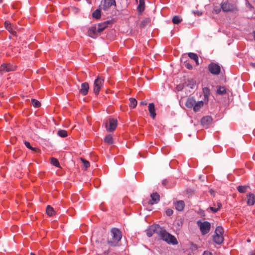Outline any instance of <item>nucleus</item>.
Segmentation results:
<instances>
[{
  "label": "nucleus",
  "mask_w": 255,
  "mask_h": 255,
  "mask_svg": "<svg viewBox=\"0 0 255 255\" xmlns=\"http://www.w3.org/2000/svg\"><path fill=\"white\" fill-rule=\"evenodd\" d=\"M31 104L35 108H38L41 106L40 103L37 100L34 99L31 100Z\"/></svg>",
  "instance_id": "nucleus-36"
},
{
  "label": "nucleus",
  "mask_w": 255,
  "mask_h": 255,
  "mask_svg": "<svg viewBox=\"0 0 255 255\" xmlns=\"http://www.w3.org/2000/svg\"><path fill=\"white\" fill-rule=\"evenodd\" d=\"M221 8L224 12L233 11L235 9V6L230 4L228 1H225L222 3Z\"/></svg>",
  "instance_id": "nucleus-11"
},
{
  "label": "nucleus",
  "mask_w": 255,
  "mask_h": 255,
  "mask_svg": "<svg viewBox=\"0 0 255 255\" xmlns=\"http://www.w3.org/2000/svg\"><path fill=\"white\" fill-rule=\"evenodd\" d=\"M151 201L149 202V204L153 205L157 204L160 200V196L157 192L153 193L151 194Z\"/></svg>",
  "instance_id": "nucleus-16"
},
{
  "label": "nucleus",
  "mask_w": 255,
  "mask_h": 255,
  "mask_svg": "<svg viewBox=\"0 0 255 255\" xmlns=\"http://www.w3.org/2000/svg\"><path fill=\"white\" fill-rule=\"evenodd\" d=\"M50 159H52V160H54V159H56V158H54V157H52Z\"/></svg>",
  "instance_id": "nucleus-49"
},
{
  "label": "nucleus",
  "mask_w": 255,
  "mask_h": 255,
  "mask_svg": "<svg viewBox=\"0 0 255 255\" xmlns=\"http://www.w3.org/2000/svg\"><path fill=\"white\" fill-rule=\"evenodd\" d=\"M50 163L53 166H55L57 167H60V163L59 162V160H50Z\"/></svg>",
  "instance_id": "nucleus-39"
},
{
  "label": "nucleus",
  "mask_w": 255,
  "mask_h": 255,
  "mask_svg": "<svg viewBox=\"0 0 255 255\" xmlns=\"http://www.w3.org/2000/svg\"><path fill=\"white\" fill-rule=\"evenodd\" d=\"M251 255H255V251H253L251 253Z\"/></svg>",
  "instance_id": "nucleus-46"
},
{
  "label": "nucleus",
  "mask_w": 255,
  "mask_h": 255,
  "mask_svg": "<svg viewBox=\"0 0 255 255\" xmlns=\"http://www.w3.org/2000/svg\"><path fill=\"white\" fill-rule=\"evenodd\" d=\"M118 122L116 119H109L105 123L106 128L108 131L115 130L117 127Z\"/></svg>",
  "instance_id": "nucleus-6"
},
{
  "label": "nucleus",
  "mask_w": 255,
  "mask_h": 255,
  "mask_svg": "<svg viewBox=\"0 0 255 255\" xmlns=\"http://www.w3.org/2000/svg\"><path fill=\"white\" fill-rule=\"evenodd\" d=\"M203 93L205 99H208L210 94V89L208 87H204L203 88Z\"/></svg>",
  "instance_id": "nucleus-31"
},
{
  "label": "nucleus",
  "mask_w": 255,
  "mask_h": 255,
  "mask_svg": "<svg viewBox=\"0 0 255 255\" xmlns=\"http://www.w3.org/2000/svg\"><path fill=\"white\" fill-rule=\"evenodd\" d=\"M208 70L213 75H218L221 72V67L217 63H211L208 65Z\"/></svg>",
  "instance_id": "nucleus-7"
},
{
  "label": "nucleus",
  "mask_w": 255,
  "mask_h": 255,
  "mask_svg": "<svg viewBox=\"0 0 255 255\" xmlns=\"http://www.w3.org/2000/svg\"><path fill=\"white\" fill-rule=\"evenodd\" d=\"M104 141L109 144L113 143L114 140L112 135L111 134H108L104 138Z\"/></svg>",
  "instance_id": "nucleus-27"
},
{
  "label": "nucleus",
  "mask_w": 255,
  "mask_h": 255,
  "mask_svg": "<svg viewBox=\"0 0 255 255\" xmlns=\"http://www.w3.org/2000/svg\"><path fill=\"white\" fill-rule=\"evenodd\" d=\"M129 107L131 108H134L137 105V101L134 98L129 99Z\"/></svg>",
  "instance_id": "nucleus-32"
},
{
  "label": "nucleus",
  "mask_w": 255,
  "mask_h": 255,
  "mask_svg": "<svg viewBox=\"0 0 255 255\" xmlns=\"http://www.w3.org/2000/svg\"><path fill=\"white\" fill-rule=\"evenodd\" d=\"M98 32L97 28L96 26L90 27L88 30V35L93 38H96L97 37Z\"/></svg>",
  "instance_id": "nucleus-14"
},
{
  "label": "nucleus",
  "mask_w": 255,
  "mask_h": 255,
  "mask_svg": "<svg viewBox=\"0 0 255 255\" xmlns=\"http://www.w3.org/2000/svg\"><path fill=\"white\" fill-rule=\"evenodd\" d=\"M197 224L200 228L202 235L207 234L210 232L211 226L210 223L209 222L198 221Z\"/></svg>",
  "instance_id": "nucleus-4"
},
{
  "label": "nucleus",
  "mask_w": 255,
  "mask_h": 255,
  "mask_svg": "<svg viewBox=\"0 0 255 255\" xmlns=\"http://www.w3.org/2000/svg\"><path fill=\"white\" fill-rule=\"evenodd\" d=\"M174 206L177 210L182 211L184 209L185 203L182 200L178 201L174 203Z\"/></svg>",
  "instance_id": "nucleus-18"
},
{
  "label": "nucleus",
  "mask_w": 255,
  "mask_h": 255,
  "mask_svg": "<svg viewBox=\"0 0 255 255\" xmlns=\"http://www.w3.org/2000/svg\"><path fill=\"white\" fill-rule=\"evenodd\" d=\"M148 111L150 114V117L153 119H154L156 114L155 112V106L153 103H149L148 105Z\"/></svg>",
  "instance_id": "nucleus-17"
},
{
  "label": "nucleus",
  "mask_w": 255,
  "mask_h": 255,
  "mask_svg": "<svg viewBox=\"0 0 255 255\" xmlns=\"http://www.w3.org/2000/svg\"><path fill=\"white\" fill-rule=\"evenodd\" d=\"M83 166H84V170H86L87 169L90 167V163L88 160H82Z\"/></svg>",
  "instance_id": "nucleus-37"
},
{
  "label": "nucleus",
  "mask_w": 255,
  "mask_h": 255,
  "mask_svg": "<svg viewBox=\"0 0 255 255\" xmlns=\"http://www.w3.org/2000/svg\"><path fill=\"white\" fill-rule=\"evenodd\" d=\"M109 24V21H104L102 23H100L98 25L97 27V31L98 32H100L103 31L106 27H108V24Z\"/></svg>",
  "instance_id": "nucleus-20"
},
{
  "label": "nucleus",
  "mask_w": 255,
  "mask_h": 255,
  "mask_svg": "<svg viewBox=\"0 0 255 255\" xmlns=\"http://www.w3.org/2000/svg\"><path fill=\"white\" fill-rule=\"evenodd\" d=\"M213 9L214 12L217 14L219 13L221 11V8L217 5L214 6Z\"/></svg>",
  "instance_id": "nucleus-41"
},
{
  "label": "nucleus",
  "mask_w": 255,
  "mask_h": 255,
  "mask_svg": "<svg viewBox=\"0 0 255 255\" xmlns=\"http://www.w3.org/2000/svg\"><path fill=\"white\" fill-rule=\"evenodd\" d=\"M80 159H81V160H82V159H83V158H82V157H81V158H80Z\"/></svg>",
  "instance_id": "nucleus-51"
},
{
  "label": "nucleus",
  "mask_w": 255,
  "mask_h": 255,
  "mask_svg": "<svg viewBox=\"0 0 255 255\" xmlns=\"http://www.w3.org/2000/svg\"><path fill=\"white\" fill-rule=\"evenodd\" d=\"M195 100L193 97L189 98L187 99L185 103V106L187 108L189 109H193L194 105L195 104Z\"/></svg>",
  "instance_id": "nucleus-19"
},
{
  "label": "nucleus",
  "mask_w": 255,
  "mask_h": 255,
  "mask_svg": "<svg viewBox=\"0 0 255 255\" xmlns=\"http://www.w3.org/2000/svg\"><path fill=\"white\" fill-rule=\"evenodd\" d=\"M185 66L186 68H187L189 70H191L193 68L192 65L189 63H186Z\"/></svg>",
  "instance_id": "nucleus-43"
},
{
  "label": "nucleus",
  "mask_w": 255,
  "mask_h": 255,
  "mask_svg": "<svg viewBox=\"0 0 255 255\" xmlns=\"http://www.w3.org/2000/svg\"><path fill=\"white\" fill-rule=\"evenodd\" d=\"M221 207L222 204L220 202H218L217 207H210V209L213 213H216L221 209Z\"/></svg>",
  "instance_id": "nucleus-33"
},
{
  "label": "nucleus",
  "mask_w": 255,
  "mask_h": 255,
  "mask_svg": "<svg viewBox=\"0 0 255 255\" xmlns=\"http://www.w3.org/2000/svg\"><path fill=\"white\" fill-rule=\"evenodd\" d=\"M30 255H35V254L33 253H31Z\"/></svg>",
  "instance_id": "nucleus-48"
},
{
  "label": "nucleus",
  "mask_w": 255,
  "mask_h": 255,
  "mask_svg": "<svg viewBox=\"0 0 255 255\" xmlns=\"http://www.w3.org/2000/svg\"><path fill=\"white\" fill-rule=\"evenodd\" d=\"M140 105H147V103L145 101H141L140 103Z\"/></svg>",
  "instance_id": "nucleus-45"
},
{
  "label": "nucleus",
  "mask_w": 255,
  "mask_h": 255,
  "mask_svg": "<svg viewBox=\"0 0 255 255\" xmlns=\"http://www.w3.org/2000/svg\"><path fill=\"white\" fill-rule=\"evenodd\" d=\"M106 247V245L104 243L98 244L97 248L99 249H102L101 252L102 254L106 255L108 254L109 250L107 249Z\"/></svg>",
  "instance_id": "nucleus-21"
},
{
  "label": "nucleus",
  "mask_w": 255,
  "mask_h": 255,
  "mask_svg": "<svg viewBox=\"0 0 255 255\" xmlns=\"http://www.w3.org/2000/svg\"><path fill=\"white\" fill-rule=\"evenodd\" d=\"M46 212L48 216H52L54 213V211L52 207L48 205L46 209Z\"/></svg>",
  "instance_id": "nucleus-30"
},
{
  "label": "nucleus",
  "mask_w": 255,
  "mask_h": 255,
  "mask_svg": "<svg viewBox=\"0 0 255 255\" xmlns=\"http://www.w3.org/2000/svg\"><path fill=\"white\" fill-rule=\"evenodd\" d=\"M182 19L178 15L174 16L172 20V22L175 24H178L182 21Z\"/></svg>",
  "instance_id": "nucleus-29"
},
{
  "label": "nucleus",
  "mask_w": 255,
  "mask_h": 255,
  "mask_svg": "<svg viewBox=\"0 0 255 255\" xmlns=\"http://www.w3.org/2000/svg\"><path fill=\"white\" fill-rule=\"evenodd\" d=\"M188 56L191 59L193 60L195 62L196 65H198L199 64V58L197 54L190 52L188 53Z\"/></svg>",
  "instance_id": "nucleus-24"
},
{
  "label": "nucleus",
  "mask_w": 255,
  "mask_h": 255,
  "mask_svg": "<svg viewBox=\"0 0 255 255\" xmlns=\"http://www.w3.org/2000/svg\"><path fill=\"white\" fill-rule=\"evenodd\" d=\"M173 211L171 209H168L166 211V214L168 216H170L171 215H172L173 214Z\"/></svg>",
  "instance_id": "nucleus-42"
},
{
  "label": "nucleus",
  "mask_w": 255,
  "mask_h": 255,
  "mask_svg": "<svg viewBox=\"0 0 255 255\" xmlns=\"http://www.w3.org/2000/svg\"><path fill=\"white\" fill-rule=\"evenodd\" d=\"M16 69V66L10 63L2 64L0 66V72H8L14 71Z\"/></svg>",
  "instance_id": "nucleus-10"
},
{
  "label": "nucleus",
  "mask_w": 255,
  "mask_h": 255,
  "mask_svg": "<svg viewBox=\"0 0 255 255\" xmlns=\"http://www.w3.org/2000/svg\"><path fill=\"white\" fill-rule=\"evenodd\" d=\"M202 255H213L212 253L209 251H204Z\"/></svg>",
  "instance_id": "nucleus-44"
},
{
  "label": "nucleus",
  "mask_w": 255,
  "mask_h": 255,
  "mask_svg": "<svg viewBox=\"0 0 255 255\" xmlns=\"http://www.w3.org/2000/svg\"><path fill=\"white\" fill-rule=\"evenodd\" d=\"M247 204L248 206H253L255 204V195L250 192L247 195Z\"/></svg>",
  "instance_id": "nucleus-13"
},
{
  "label": "nucleus",
  "mask_w": 255,
  "mask_h": 255,
  "mask_svg": "<svg viewBox=\"0 0 255 255\" xmlns=\"http://www.w3.org/2000/svg\"><path fill=\"white\" fill-rule=\"evenodd\" d=\"M112 6L114 7L116 6V3L115 0H102L100 7L105 11H108Z\"/></svg>",
  "instance_id": "nucleus-5"
},
{
  "label": "nucleus",
  "mask_w": 255,
  "mask_h": 255,
  "mask_svg": "<svg viewBox=\"0 0 255 255\" xmlns=\"http://www.w3.org/2000/svg\"><path fill=\"white\" fill-rule=\"evenodd\" d=\"M24 144L27 148H28L32 150H33V151L36 150V148L32 147L29 142L25 141L24 142Z\"/></svg>",
  "instance_id": "nucleus-38"
},
{
  "label": "nucleus",
  "mask_w": 255,
  "mask_h": 255,
  "mask_svg": "<svg viewBox=\"0 0 255 255\" xmlns=\"http://www.w3.org/2000/svg\"><path fill=\"white\" fill-rule=\"evenodd\" d=\"M100 9H101L100 8L97 9L93 12L92 16L94 18H95L96 19H99L101 17V13Z\"/></svg>",
  "instance_id": "nucleus-28"
},
{
  "label": "nucleus",
  "mask_w": 255,
  "mask_h": 255,
  "mask_svg": "<svg viewBox=\"0 0 255 255\" xmlns=\"http://www.w3.org/2000/svg\"><path fill=\"white\" fill-rule=\"evenodd\" d=\"M247 242H251V240L249 239H248V240H247Z\"/></svg>",
  "instance_id": "nucleus-50"
},
{
  "label": "nucleus",
  "mask_w": 255,
  "mask_h": 255,
  "mask_svg": "<svg viewBox=\"0 0 255 255\" xmlns=\"http://www.w3.org/2000/svg\"><path fill=\"white\" fill-rule=\"evenodd\" d=\"M213 119L211 116H207L203 117L201 120L202 125L208 128L212 123Z\"/></svg>",
  "instance_id": "nucleus-12"
},
{
  "label": "nucleus",
  "mask_w": 255,
  "mask_h": 255,
  "mask_svg": "<svg viewBox=\"0 0 255 255\" xmlns=\"http://www.w3.org/2000/svg\"><path fill=\"white\" fill-rule=\"evenodd\" d=\"M58 135L62 137L67 136V131L65 130H59L57 132Z\"/></svg>",
  "instance_id": "nucleus-34"
},
{
  "label": "nucleus",
  "mask_w": 255,
  "mask_h": 255,
  "mask_svg": "<svg viewBox=\"0 0 255 255\" xmlns=\"http://www.w3.org/2000/svg\"><path fill=\"white\" fill-rule=\"evenodd\" d=\"M110 232L111 237L108 238L107 244L110 246L116 247L119 245L122 238V232L118 228H113Z\"/></svg>",
  "instance_id": "nucleus-1"
},
{
  "label": "nucleus",
  "mask_w": 255,
  "mask_h": 255,
  "mask_svg": "<svg viewBox=\"0 0 255 255\" xmlns=\"http://www.w3.org/2000/svg\"><path fill=\"white\" fill-rule=\"evenodd\" d=\"M253 33H254V38L255 40V31H254Z\"/></svg>",
  "instance_id": "nucleus-47"
},
{
  "label": "nucleus",
  "mask_w": 255,
  "mask_h": 255,
  "mask_svg": "<svg viewBox=\"0 0 255 255\" xmlns=\"http://www.w3.org/2000/svg\"><path fill=\"white\" fill-rule=\"evenodd\" d=\"M137 10L139 12H141L144 10V0H139Z\"/></svg>",
  "instance_id": "nucleus-26"
},
{
  "label": "nucleus",
  "mask_w": 255,
  "mask_h": 255,
  "mask_svg": "<svg viewBox=\"0 0 255 255\" xmlns=\"http://www.w3.org/2000/svg\"><path fill=\"white\" fill-rule=\"evenodd\" d=\"M89 89V84L87 82H85L81 84V88L80 90V92L82 95L86 96L88 93Z\"/></svg>",
  "instance_id": "nucleus-15"
},
{
  "label": "nucleus",
  "mask_w": 255,
  "mask_h": 255,
  "mask_svg": "<svg viewBox=\"0 0 255 255\" xmlns=\"http://www.w3.org/2000/svg\"><path fill=\"white\" fill-rule=\"evenodd\" d=\"M5 28L10 33L13 34L15 32L11 24L8 21H5L4 23Z\"/></svg>",
  "instance_id": "nucleus-25"
},
{
  "label": "nucleus",
  "mask_w": 255,
  "mask_h": 255,
  "mask_svg": "<svg viewBox=\"0 0 255 255\" xmlns=\"http://www.w3.org/2000/svg\"><path fill=\"white\" fill-rule=\"evenodd\" d=\"M217 93L219 95H223L226 93V89L225 87H219L217 89Z\"/></svg>",
  "instance_id": "nucleus-35"
},
{
  "label": "nucleus",
  "mask_w": 255,
  "mask_h": 255,
  "mask_svg": "<svg viewBox=\"0 0 255 255\" xmlns=\"http://www.w3.org/2000/svg\"><path fill=\"white\" fill-rule=\"evenodd\" d=\"M104 81V79L99 77L95 80L94 91L96 95L99 94L101 88L103 86Z\"/></svg>",
  "instance_id": "nucleus-8"
},
{
  "label": "nucleus",
  "mask_w": 255,
  "mask_h": 255,
  "mask_svg": "<svg viewBox=\"0 0 255 255\" xmlns=\"http://www.w3.org/2000/svg\"><path fill=\"white\" fill-rule=\"evenodd\" d=\"M237 190L240 193H246L248 188H250V186L249 185H240L237 187Z\"/></svg>",
  "instance_id": "nucleus-23"
},
{
  "label": "nucleus",
  "mask_w": 255,
  "mask_h": 255,
  "mask_svg": "<svg viewBox=\"0 0 255 255\" xmlns=\"http://www.w3.org/2000/svg\"><path fill=\"white\" fill-rule=\"evenodd\" d=\"M203 105L204 102L202 101H198L197 103L195 102V104L193 108V111L195 112L199 111L200 109L203 107Z\"/></svg>",
  "instance_id": "nucleus-22"
},
{
  "label": "nucleus",
  "mask_w": 255,
  "mask_h": 255,
  "mask_svg": "<svg viewBox=\"0 0 255 255\" xmlns=\"http://www.w3.org/2000/svg\"><path fill=\"white\" fill-rule=\"evenodd\" d=\"M161 228L158 225H153L149 227L146 230V235L148 237H151L154 233L159 235V231Z\"/></svg>",
  "instance_id": "nucleus-9"
},
{
  "label": "nucleus",
  "mask_w": 255,
  "mask_h": 255,
  "mask_svg": "<svg viewBox=\"0 0 255 255\" xmlns=\"http://www.w3.org/2000/svg\"><path fill=\"white\" fill-rule=\"evenodd\" d=\"M224 229L221 226H218L213 236V240L217 244L221 245L224 241Z\"/></svg>",
  "instance_id": "nucleus-3"
},
{
  "label": "nucleus",
  "mask_w": 255,
  "mask_h": 255,
  "mask_svg": "<svg viewBox=\"0 0 255 255\" xmlns=\"http://www.w3.org/2000/svg\"><path fill=\"white\" fill-rule=\"evenodd\" d=\"M168 183H169V181H168V180H167V179H164V180H163L162 181V185H163L164 186L166 187L167 188H169V187H169V185H168Z\"/></svg>",
  "instance_id": "nucleus-40"
},
{
  "label": "nucleus",
  "mask_w": 255,
  "mask_h": 255,
  "mask_svg": "<svg viewBox=\"0 0 255 255\" xmlns=\"http://www.w3.org/2000/svg\"><path fill=\"white\" fill-rule=\"evenodd\" d=\"M159 236L163 241L166 242L168 244L175 245L178 244V241L176 238L171 234L167 232L165 229H161L159 231Z\"/></svg>",
  "instance_id": "nucleus-2"
}]
</instances>
